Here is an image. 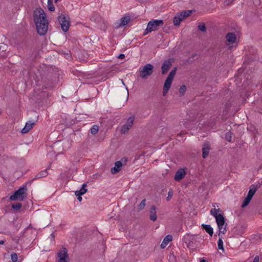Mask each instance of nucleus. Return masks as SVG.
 I'll use <instances>...</instances> for the list:
<instances>
[{"instance_id": "obj_35", "label": "nucleus", "mask_w": 262, "mask_h": 262, "mask_svg": "<svg viewBox=\"0 0 262 262\" xmlns=\"http://www.w3.org/2000/svg\"><path fill=\"white\" fill-rule=\"evenodd\" d=\"M29 232H30V233L31 234H32L33 233H35V231L33 230L32 228H31L30 226H29L28 227L25 228L23 234Z\"/></svg>"}, {"instance_id": "obj_1", "label": "nucleus", "mask_w": 262, "mask_h": 262, "mask_svg": "<svg viewBox=\"0 0 262 262\" xmlns=\"http://www.w3.org/2000/svg\"><path fill=\"white\" fill-rule=\"evenodd\" d=\"M33 17L37 33L40 35L46 34L48 29V21L46 15L41 8L36 9L33 13Z\"/></svg>"}, {"instance_id": "obj_31", "label": "nucleus", "mask_w": 262, "mask_h": 262, "mask_svg": "<svg viewBox=\"0 0 262 262\" xmlns=\"http://www.w3.org/2000/svg\"><path fill=\"white\" fill-rule=\"evenodd\" d=\"M145 202H146V200L145 199L143 200L141 202V203L138 205V209L139 210H142V209H143L144 208V207L145 206Z\"/></svg>"}, {"instance_id": "obj_19", "label": "nucleus", "mask_w": 262, "mask_h": 262, "mask_svg": "<svg viewBox=\"0 0 262 262\" xmlns=\"http://www.w3.org/2000/svg\"><path fill=\"white\" fill-rule=\"evenodd\" d=\"M130 20V17L129 16H125L122 17L120 21V23L119 24V27H123L127 25Z\"/></svg>"}, {"instance_id": "obj_21", "label": "nucleus", "mask_w": 262, "mask_h": 262, "mask_svg": "<svg viewBox=\"0 0 262 262\" xmlns=\"http://www.w3.org/2000/svg\"><path fill=\"white\" fill-rule=\"evenodd\" d=\"M87 185L86 184H83L82 185V188L80 190L76 191H75V195H82L84 194H85L87 192V189L85 188Z\"/></svg>"}, {"instance_id": "obj_45", "label": "nucleus", "mask_w": 262, "mask_h": 262, "mask_svg": "<svg viewBox=\"0 0 262 262\" xmlns=\"http://www.w3.org/2000/svg\"><path fill=\"white\" fill-rule=\"evenodd\" d=\"M49 1L53 2V0H48V2H49Z\"/></svg>"}, {"instance_id": "obj_34", "label": "nucleus", "mask_w": 262, "mask_h": 262, "mask_svg": "<svg viewBox=\"0 0 262 262\" xmlns=\"http://www.w3.org/2000/svg\"><path fill=\"white\" fill-rule=\"evenodd\" d=\"M12 262H17L18 260L17 254L16 253H13L11 255Z\"/></svg>"}, {"instance_id": "obj_33", "label": "nucleus", "mask_w": 262, "mask_h": 262, "mask_svg": "<svg viewBox=\"0 0 262 262\" xmlns=\"http://www.w3.org/2000/svg\"><path fill=\"white\" fill-rule=\"evenodd\" d=\"M48 8L50 11H54L55 10V7L53 5V2L50 1L48 2Z\"/></svg>"}, {"instance_id": "obj_41", "label": "nucleus", "mask_w": 262, "mask_h": 262, "mask_svg": "<svg viewBox=\"0 0 262 262\" xmlns=\"http://www.w3.org/2000/svg\"><path fill=\"white\" fill-rule=\"evenodd\" d=\"M125 58V55L124 54H120L119 56H118V58L119 59H123Z\"/></svg>"}, {"instance_id": "obj_15", "label": "nucleus", "mask_w": 262, "mask_h": 262, "mask_svg": "<svg viewBox=\"0 0 262 262\" xmlns=\"http://www.w3.org/2000/svg\"><path fill=\"white\" fill-rule=\"evenodd\" d=\"M122 166V164L121 161H117L115 163V166L112 167L111 169L112 174H116L118 173L121 169Z\"/></svg>"}, {"instance_id": "obj_28", "label": "nucleus", "mask_w": 262, "mask_h": 262, "mask_svg": "<svg viewBox=\"0 0 262 262\" xmlns=\"http://www.w3.org/2000/svg\"><path fill=\"white\" fill-rule=\"evenodd\" d=\"M99 130V127L97 125H93L91 128V133L93 135H95L97 133Z\"/></svg>"}, {"instance_id": "obj_17", "label": "nucleus", "mask_w": 262, "mask_h": 262, "mask_svg": "<svg viewBox=\"0 0 262 262\" xmlns=\"http://www.w3.org/2000/svg\"><path fill=\"white\" fill-rule=\"evenodd\" d=\"M172 239V235H170V234H168L167 235H166L163 242H162L161 245H160V247L162 249H164L166 247V246L167 245L168 243L171 241Z\"/></svg>"}, {"instance_id": "obj_2", "label": "nucleus", "mask_w": 262, "mask_h": 262, "mask_svg": "<svg viewBox=\"0 0 262 262\" xmlns=\"http://www.w3.org/2000/svg\"><path fill=\"white\" fill-rule=\"evenodd\" d=\"M176 68H174V69L171 70L164 82L163 89V95L164 96H165L167 94L171 86L172 80L176 73Z\"/></svg>"}, {"instance_id": "obj_23", "label": "nucleus", "mask_w": 262, "mask_h": 262, "mask_svg": "<svg viewBox=\"0 0 262 262\" xmlns=\"http://www.w3.org/2000/svg\"><path fill=\"white\" fill-rule=\"evenodd\" d=\"M221 210L220 209L213 208L210 210V214L213 216L215 219L219 215H222L221 214Z\"/></svg>"}, {"instance_id": "obj_25", "label": "nucleus", "mask_w": 262, "mask_h": 262, "mask_svg": "<svg viewBox=\"0 0 262 262\" xmlns=\"http://www.w3.org/2000/svg\"><path fill=\"white\" fill-rule=\"evenodd\" d=\"M257 190V188L256 186L254 185H252L250 188V190L248 192V195L247 196L250 197V198H252L254 194L255 193Z\"/></svg>"}, {"instance_id": "obj_24", "label": "nucleus", "mask_w": 262, "mask_h": 262, "mask_svg": "<svg viewBox=\"0 0 262 262\" xmlns=\"http://www.w3.org/2000/svg\"><path fill=\"white\" fill-rule=\"evenodd\" d=\"M226 226L227 224H224V225H217L219 233V235L220 236H221V234H224L226 232Z\"/></svg>"}, {"instance_id": "obj_8", "label": "nucleus", "mask_w": 262, "mask_h": 262, "mask_svg": "<svg viewBox=\"0 0 262 262\" xmlns=\"http://www.w3.org/2000/svg\"><path fill=\"white\" fill-rule=\"evenodd\" d=\"M183 241L186 244L188 248L193 249L196 242V237L194 235L187 234L184 236Z\"/></svg>"}, {"instance_id": "obj_39", "label": "nucleus", "mask_w": 262, "mask_h": 262, "mask_svg": "<svg viewBox=\"0 0 262 262\" xmlns=\"http://www.w3.org/2000/svg\"><path fill=\"white\" fill-rule=\"evenodd\" d=\"M259 256L257 255L254 257L253 262H259Z\"/></svg>"}, {"instance_id": "obj_26", "label": "nucleus", "mask_w": 262, "mask_h": 262, "mask_svg": "<svg viewBox=\"0 0 262 262\" xmlns=\"http://www.w3.org/2000/svg\"><path fill=\"white\" fill-rule=\"evenodd\" d=\"M215 220H216L217 225H224V224H226L225 218L223 215H219L218 216H217L216 217Z\"/></svg>"}, {"instance_id": "obj_3", "label": "nucleus", "mask_w": 262, "mask_h": 262, "mask_svg": "<svg viewBox=\"0 0 262 262\" xmlns=\"http://www.w3.org/2000/svg\"><path fill=\"white\" fill-rule=\"evenodd\" d=\"M163 24L164 23L162 20H151L149 21L147 24L145 30L146 32L144 34L158 30L159 27L163 26Z\"/></svg>"}, {"instance_id": "obj_44", "label": "nucleus", "mask_w": 262, "mask_h": 262, "mask_svg": "<svg viewBox=\"0 0 262 262\" xmlns=\"http://www.w3.org/2000/svg\"><path fill=\"white\" fill-rule=\"evenodd\" d=\"M200 262H207V261L204 259H201Z\"/></svg>"}, {"instance_id": "obj_14", "label": "nucleus", "mask_w": 262, "mask_h": 262, "mask_svg": "<svg viewBox=\"0 0 262 262\" xmlns=\"http://www.w3.org/2000/svg\"><path fill=\"white\" fill-rule=\"evenodd\" d=\"M35 124V121H28L26 122L25 127L21 130V133L23 134H26L28 133L33 128V126Z\"/></svg>"}, {"instance_id": "obj_18", "label": "nucleus", "mask_w": 262, "mask_h": 262, "mask_svg": "<svg viewBox=\"0 0 262 262\" xmlns=\"http://www.w3.org/2000/svg\"><path fill=\"white\" fill-rule=\"evenodd\" d=\"M203 151V157L204 158H206L209 152L210 146L208 143H204L202 148Z\"/></svg>"}, {"instance_id": "obj_38", "label": "nucleus", "mask_w": 262, "mask_h": 262, "mask_svg": "<svg viewBox=\"0 0 262 262\" xmlns=\"http://www.w3.org/2000/svg\"><path fill=\"white\" fill-rule=\"evenodd\" d=\"M172 194H173V192L171 191H169L168 193V196L166 198V200L167 201H169L170 199H171V198L172 197Z\"/></svg>"}, {"instance_id": "obj_13", "label": "nucleus", "mask_w": 262, "mask_h": 262, "mask_svg": "<svg viewBox=\"0 0 262 262\" xmlns=\"http://www.w3.org/2000/svg\"><path fill=\"white\" fill-rule=\"evenodd\" d=\"M186 171L185 169L180 168L176 172L174 179L177 181H179L185 177Z\"/></svg>"}, {"instance_id": "obj_27", "label": "nucleus", "mask_w": 262, "mask_h": 262, "mask_svg": "<svg viewBox=\"0 0 262 262\" xmlns=\"http://www.w3.org/2000/svg\"><path fill=\"white\" fill-rule=\"evenodd\" d=\"M251 199H252L251 198L247 196L246 197V198L244 199V200L242 204V207L244 208V207H246L249 204Z\"/></svg>"}, {"instance_id": "obj_4", "label": "nucleus", "mask_w": 262, "mask_h": 262, "mask_svg": "<svg viewBox=\"0 0 262 262\" xmlns=\"http://www.w3.org/2000/svg\"><path fill=\"white\" fill-rule=\"evenodd\" d=\"M192 10H184L180 13H178L174 17L173 23L174 26H179L181 21L190 15L192 13Z\"/></svg>"}, {"instance_id": "obj_12", "label": "nucleus", "mask_w": 262, "mask_h": 262, "mask_svg": "<svg viewBox=\"0 0 262 262\" xmlns=\"http://www.w3.org/2000/svg\"><path fill=\"white\" fill-rule=\"evenodd\" d=\"M172 59H167L164 61L161 67L162 73L163 74L167 73L172 66Z\"/></svg>"}, {"instance_id": "obj_7", "label": "nucleus", "mask_w": 262, "mask_h": 262, "mask_svg": "<svg viewBox=\"0 0 262 262\" xmlns=\"http://www.w3.org/2000/svg\"><path fill=\"white\" fill-rule=\"evenodd\" d=\"M27 188L26 187H21L16 190L12 195L10 197L11 201H15L18 200L23 201L25 198V193Z\"/></svg>"}, {"instance_id": "obj_36", "label": "nucleus", "mask_w": 262, "mask_h": 262, "mask_svg": "<svg viewBox=\"0 0 262 262\" xmlns=\"http://www.w3.org/2000/svg\"><path fill=\"white\" fill-rule=\"evenodd\" d=\"M198 29L202 32L206 31V27L204 23H201L198 26Z\"/></svg>"}, {"instance_id": "obj_22", "label": "nucleus", "mask_w": 262, "mask_h": 262, "mask_svg": "<svg viewBox=\"0 0 262 262\" xmlns=\"http://www.w3.org/2000/svg\"><path fill=\"white\" fill-rule=\"evenodd\" d=\"M48 174V172L47 171V169H46L38 173L35 176V178L33 179V180L37 179H40V178H43V177H46V176H47Z\"/></svg>"}, {"instance_id": "obj_29", "label": "nucleus", "mask_w": 262, "mask_h": 262, "mask_svg": "<svg viewBox=\"0 0 262 262\" xmlns=\"http://www.w3.org/2000/svg\"><path fill=\"white\" fill-rule=\"evenodd\" d=\"M232 138V133L230 132H228L225 134V139L229 142H231Z\"/></svg>"}, {"instance_id": "obj_20", "label": "nucleus", "mask_w": 262, "mask_h": 262, "mask_svg": "<svg viewBox=\"0 0 262 262\" xmlns=\"http://www.w3.org/2000/svg\"><path fill=\"white\" fill-rule=\"evenodd\" d=\"M203 229H204L206 232H207L210 236H212L213 234V228L210 225H204L202 224Z\"/></svg>"}, {"instance_id": "obj_37", "label": "nucleus", "mask_w": 262, "mask_h": 262, "mask_svg": "<svg viewBox=\"0 0 262 262\" xmlns=\"http://www.w3.org/2000/svg\"><path fill=\"white\" fill-rule=\"evenodd\" d=\"M186 88L184 85H182L179 89V92L182 95H183L185 92H186Z\"/></svg>"}, {"instance_id": "obj_42", "label": "nucleus", "mask_w": 262, "mask_h": 262, "mask_svg": "<svg viewBox=\"0 0 262 262\" xmlns=\"http://www.w3.org/2000/svg\"><path fill=\"white\" fill-rule=\"evenodd\" d=\"M78 196V200L79 201V202H81V200H82V197L81 196V195H77Z\"/></svg>"}, {"instance_id": "obj_5", "label": "nucleus", "mask_w": 262, "mask_h": 262, "mask_svg": "<svg viewBox=\"0 0 262 262\" xmlns=\"http://www.w3.org/2000/svg\"><path fill=\"white\" fill-rule=\"evenodd\" d=\"M58 21L61 25V29L64 32H67L70 25V18L64 15H60L58 18Z\"/></svg>"}, {"instance_id": "obj_40", "label": "nucleus", "mask_w": 262, "mask_h": 262, "mask_svg": "<svg viewBox=\"0 0 262 262\" xmlns=\"http://www.w3.org/2000/svg\"><path fill=\"white\" fill-rule=\"evenodd\" d=\"M12 240L15 241L16 243H18L19 241V238L18 237H13V238H12Z\"/></svg>"}, {"instance_id": "obj_43", "label": "nucleus", "mask_w": 262, "mask_h": 262, "mask_svg": "<svg viewBox=\"0 0 262 262\" xmlns=\"http://www.w3.org/2000/svg\"><path fill=\"white\" fill-rule=\"evenodd\" d=\"M5 243V241H3V240H0V244L1 245H3Z\"/></svg>"}, {"instance_id": "obj_11", "label": "nucleus", "mask_w": 262, "mask_h": 262, "mask_svg": "<svg viewBox=\"0 0 262 262\" xmlns=\"http://www.w3.org/2000/svg\"><path fill=\"white\" fill-rule=\"evenodd\" d=\"M226 44L231 46L233 43H236V36L233 33H228L226 36Z\"/></svg>"}, {"instance_id": "obj_6", "label": "nucleus", "mask_w": 262, "mask_h": 262, "mask_svg": "<svg viewBox=\"0 0 262 262\" xmlns=\"http://www.w3.org/2000/svg\"><path fill=\"white\" fill-rule=\"evenodd\" d=\"M154 72V66L150 63L146 64L140 71V76L141 78L146 79L148 76L151 75Z\"/></svg>"}, {"instance_id": "obj_16", "label": "nucleus", "mask_w": 262, "mask_h": 262, "mask_svg": "<svg viewBox=\"0 0 262 262\" xmlns=\"http://www.w3.org/2000/svg\"><path fill=\"white\" fill-rule=\"evenodd\" d=\"M149 219L151 221L155 222L157 219L156 213V207L155 205H152L150 207L149 212Z\"/></svg>"}, {"instance_id": "obj_10", "label": "nucleus", "mask_w": 262, "mask_h": 262, "mask_svg": "<svg viewBox=\"0 0 262 262\" xmlns=\"http://www.w3.org/2000/svg\"><path fill=\"white\" fill-rule=\"evenodd\" d=\"M135 116L132 115L129 117L126 121L125 124L122 126L121 128V132L123 134H125L127 133L128 130L132 127L133 125L134 120H135Z\"/></svg>"}, {"instance_id": "obj_30", "label": "nucleus", "mask_w": 262, "mask_h": 262, "mask_svg": "<svg viewBox=\"0 0 262 262\" xmlns=\"http://www.w3.org/2000/svg\"><path fill=\"white\" fill-rule=\"evenodd\" d=\"M217 246H218V248L219 249L222 250L223 251L224 250V246H223V242L222 239V237H220L218 240Z\"/></svg>"}, {"instance_id": "obj_32", "label": "nucleus", "mask_w": 262, "mask_h": 262, "mask_svg": "<svg viewBox=\"0 0 262 262\" xmlns=\"http://www.w3.org/2000/svg\"><path fill=\"white\" fill-rule=\"evenodd\" d=\"M22 206V205L20 203H14L12 205V208L15 210L19 209Z\"/></svg>"}, {"instance_id": "obj_9", "label": "nucleus", "mask_w": 262, "mask_h": 262, "mask_svg": "<svg viewBox=\"0 0 262 262\" xmlns=\"http://www.w3.org/2000/svg\"><path fill=\"white\" fill-rule=\"evenodd\" d=\"M58 258V262H68L69 260V255L67 248L63 247L60 249L57 253Z\"/></svg>"}]
</instances>
